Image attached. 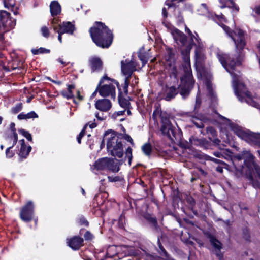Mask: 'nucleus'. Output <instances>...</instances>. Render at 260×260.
I'll use <instances>...</instances> for the list:
<instances>
[{"label": "nucleus", "mask_w": 260, "mask_h": 260, "mask_svg": "<svg viewBox=\"0 0 260 260\" xmlns=\"http://www.w3.org/2000/svg\"><path fill=\"white\" fill-rule=\"evenodd\" d=\"M50 10L52 16L59 15L61 12V6L57 1L51 2L50 5Z\"/></svg>", "instance_id": "nucleus-20"}, {"label": "nucleus", "mask_w": 260, "mask_h": 260, "mask_svg": "<svg viewBox=\"0 0 260 260\" xmlns=\"http://www.w3.org/2000/svg\"><path fill=\"white\" fill-rule=\"evenodd\" d=\"M125 112V110L119 111L116 112V114L117 116L122 115Z\"/></svg>", "instance_id": "nucleus-62"}, {"label": "nucleus", "mask_w": 260, "mask_h": 260, "mask_svg": "<svg viewBox=\"0 0 260 260\" xmlns=\"http://www.w3.org/2000/svg\"><path fill=\"white\" fill-rule=\"evenodd\" d=\"M213 143H214V144L216 146H219V149H221V145H220V140L217 138H216V139H214L213 140Z\"/></svg>", "instance_id": "nucleus-53"}, {"label": "nucleus", "mask_w": 260, "mask_h": 260, "mask_svg": "<svg viewBox=\"0 0 260 260\" xmlns=\"http://www.w3.org/2000/svg\"><path fill=\"white\" fill-rule=\"evenodd\" d=\"M254 11L257 14L260 15V6L255 7Z\"/></svg>", "instance_id": "nucleus-61"}, {"label": "nucleus", "mask_w": 260, "mask_h": 260, "mask_svg": "<svg viewBox=\"0 0 260 260\" xmlns=\"http://www.w3.org/2000/svg\"><path fill=\"white\" fill-rule=\"evenodd\" d=\"M89 64L92 72L99 71L102 68L101 60L96 57H93L89 59Z\"/></svg>", "instance_id": "nucleus-18"}, {"label": "nucleus", "mask_w": 260, "mask_h": 260, "mask_svg": "<svg viewBox=\"0 0 260 260\" xmlns=\"http://www.w3.org/2000/svg\"><path fill=\"white\" fill-rule=\"evenodd\" d=\"M110 134L109 131L106 132L104 138L107 139V148L113 156L121 158L123 155V144L122 139L112 133L110 137H107Z\"/></svg>", "instance_id": "nucleus-5"}, {"label": "nucleus", "mask_w": 260, "mask_h": 260, "mask_svg": "<svg viewBox=\"0 0 260 260\" xmlns=\"http://www.w3.org/2000/svg\"><path fill=\"white\" fill-rule=\"evenodd\" d=\"M184 74L181 78V84L176 87L175 86H167L163 93V99L167 101H170L174 99L178 94L179 92L183 98L188 96L190 93V91L193 88L194 84V80L193 79V76L192 75V82L191 86L190 87V83L188 81L183 85L182 79L185 75V72L183 70Z\"/></svg>", "instance_id": "nucleus-4"}, {"label": "nucleus", "mask_w": 260, "mask_h": 260, "mask_svg": "<svg viewBox=\"0 0 260 260\" xmlns=\"http://www.w3.org/2000/svg\"><path fill=\"white\" fill-rule=\"evenodd\" d=\"M158 245L159 246V249L158 250L159 253L162 256H164V258H166L167 256H168L169 255L168 254L167 251L164 248V247L162 246V245L160 243V240L159 238H158L157 240Z\"/></svg>", "instance_id": "nucleus-32"}, {"label": "nucleus", "mask_w": 260, "mask_h": 260, "mask_svg": "<svg viewBox=\"0 0 260 260\" xmlns=\"http://www.w3.org/2000/svg\"><path fill=\"white\" fill-rule=\"evenodd\" d=\"M188 117H190V121L194 124L197 128H203L204 126L202 121L198 117V115L195 112L194 114L187 113Z\"/></svg>", "instance_id": "nucleus-21"}, {"label": "nucleus", "mask_w": 260, "mask_h": 260, "mask_svg": "<svg viewBox=\"0 0 260 260\" xmlns=\"http://www.w3.org/2000/svg\"><path fill=\"white\" fill-rule=\"evenodd\" d=\"M108 180L110 182H116L119 181V177L117 176L112 177V176H108Z\"/></svg>", "instance_id": "nucleus-54"}, {"label": "nucleus", "mask_w": 260, "mask_h": 260, "mask_svg": "<svg viewBox=\"0 0 260 260\" xmlns=\"http://www.w3.org/2000/svg\"><path fill=\"white\" fill-rule=\"evenodd\" d=\"M95 108L102 112L108 111L112 107V103L110 100L107 99H100L95 103Z\"/></svg>", "instance_id": "nucleus-13"}, {"label": "nucleus", "mask_w": 260, "mask_h": 260, "mask_svg": "<svg viewBox=\"0 0 260 260\" xmlns=\"http://www.w3.org/2000/svg\"><path fill=\"white\" fill-rule=\"evenodd\" d=\"M77 95L78 101H81L83 100V96L80 94L79 90L77 91Z\"/></svg>", "instance_id": "nucleus-60"}, {"label": "nucleus", "mask_w": 260, "mask_h": 260, "mask_svg": "<svg viewBox=\"0 0 260 260\" xmlns=\"http://www.w3.org/2000/svg\"><path fill=\"white\" fill-rule=\"evenodd\" d=\"M232 129L239 138L250 144L260 143V133H256L249 131H245L237 125L232 126Z\"/></svg>", "instance_id": "nucleus-6"}, {"label": "nucleus", "mask_w": 260, "mask_h": 260, "mask_svg": "<svg viewBox=\"0 0 260 260\" xmlns=\"http://www.w3.org/2000/svg\"><path fill=\"white\" fill-rule=\"evenodd\" d=\"M160 130L162 134L169 138L172 139V136L174 137V127L171 123L162 124Z\"/></svg>", "instance_id": "nucleus-19"}, {"label": "nucleus", "mask_w": 260, "mask_h": 260, "mask_svg": "<svg viewBox=\"0 0 260 260\" xmlns=\"http://www.w3.org/2000/svg\"><path fill=\"white\" fill-rule=\"evenodd\" d=\"M12 146H10L7 148L6 150V155L8 158H11L14 155V152L11 150V149L13 148Z\"/></svg>", "instance_id": "nucleus-47"}, {"label": "nucleus", "mask_w": 260, "mask_h": 260, "mask_svg": "<svg viewBox=\"0 0 260 260\" xmlns=\"http://www.w3.org/2000/svg\"><path fill=\"white\" fill-rule=\"evenodd\" d=\"M75 88L74 85H69L68 86L67 91H62L61 92V95L67 99H70L74 98V94L72 92V90Z\"/></svg>", "instance_id": "nucleus-27"}, {"label": "nucleus", "mask_w": 260, "mask_h": 260, "mask_svg": "<svg viewBox=\"0 0 260 260\" xmlns=\"http://www.w3.org/2000/svg\"><path fill=\"white\" fill-rule=\"evenodd\" d=\"M19 143L21 145V147L19 150V156L21 158H26L31 150V147L30 146L27 147L24 139L20 140Z\"/></svg>", "instance_id": "nucleus-15"}, {"label": "nucleus", "mask_w": 260, "mask_h": 260, "mask_svg": "<svg viewBox=\"0 0 260 260\" xmlns=\"http://www.w3.org/2000/svg\"><path fill=\"white\" fill-rule=\"evenodd\" d=\"M213 19L215 21H218L220 22L226 21L225 18L222 14L219 15L215 14V16L213 17Z\"/></svg>", "instance_id": "nucleus-45"}, {"label": "nucleus", "mask_w": 260, "mask_h": 260, "mask_svg": "<svg viewBox=\"0 0 260 260\" xmlns=\"http://www.w3.org/2000/svg\"><path fill=\"white\" fill-rule=\"evenodd\" d=\"M120 249V246H110L107 248L106 255L108 257H112L119 253Z\"/></svg>", "instance_id": "nucleus-25"}, {"label": "nucleus", "mask_w": 260, "mask_h": 260, "mask_svg": "<svg viewBox=\"0 0 260 260\" xmlns=\"http://www.w3.org/2000/svg\"><path fill=\"white\" fill-rule=\"evenodd\" d=\"M83 239L79 236H75L70 239L68 242V245L73 250L79 249L83 245Z\"/></svg>", "instance_id": "nucleus-14"}, {"label": "nucleus", "mask_w": 260, "mask_h": 260, "mask_svg": "<svg viewBox=\"0 0 260 260\" xmlns=\"http://www.w3.org/2000/svg\"><path fill=\"white\" fill-rule=\"evenodd\" d=\"M108 161L107 165V169L113 172H117L119 170V165L116 162L114 159L108 158Z\"/></svg>", "instance_id": "nucleus-24"}, {"label": "nucleus", "mask_w": 260, "mask_h": 260, "mask_svg": "<svg viewBox=\"0 0 260 260\" xmlns=\"http://www.w3.org/2000/svg\"><path fill=\"white\" fill-rule=\"evenodd\" d=\"M108 160V158L105 157L102 158L101 159H99L96 161L94 165V167L95 169L98 170H102L107 168V161Z\"/></svg>", "instance_id": "nucleus-23"}, {"label": "nucleus", "mask_w": 260, "mask_h": 260, "mask_svg": "<svg viewBox=\"0 0 260 260\" xmlns=\"http://www.w3.org/2000/svg\"><path fill=\"white\" fill-rule=\"evenodd\" d=\"M31 52L34 54L37 55L42 53H50V50L41 47L37 49H33L31 50Z\"/></svg>", "instance_id": "nucleus-34"}, {"label": "nucleus", "mask_w": 260, "mask_h": 260, "mask_svg": "<svg viewBox=\"0 0 260 260\" xmlns=\"http://www.w3.org/2000/svg\"><path fill=\"white\" fill-rule=\"evenodd\" d=\"M185 31L189 36L191 43L197 46L196 50V57L199 61H201L204 58V54L203 52V44L201 42L197 34L195 33V35H193L190 30L187 27L185 28Z\"/></svg>", "instance_id": "nucleus-10"}, {"label": "nucleus", "mask_w": 260, "mask_h": 260, "mask_svg": "<svg viewBox=\"0 0 260 260\" xmlns=\"http://www.w3.org/2000/svg\"><path fill=\"white\" fill-rule=\"evenodd\" d=\"M217 23L231 38L235 44V52L234 54L231 55L226 54L218 53L217 54V57L223 67L228 72L231 73L230 70H234L237 65L241 63L243 59V50L246 45L245 32L240 29H235L232 31L228 26Z\"/></svg>", "instance_id": "nucleus-1"}, {"label": "nucleus", "mask_w": 260, "mask_h": 260, "mask_svg": "<svg viewBox=\"0 0 260 260\" xmlns=\"http://www.w3.org/2000/svg\"><path fill=\"white\" fill-rule=\"evenodd\" d=\"M160 117L161 120L162 124H167L171 123L168 115L165 113H161Z\"/></svg>", "instance_id": "nucleus-35"}, {"label": "nucleus", "mask_w": 260, "mask_h": 260, "mask_svg": "<svg viewBox=\"0 0 260 260\" xmlns=\"http://www.w3.org/2000/svg\"><path fill=\"white\" fill-rule=\"evenodd\" d=\"M99 92L100 95L103 97L110 96L113 100H115L116 97L115 87L112 84L101 85L99 87Z\"/></svg>", "instance_id": "nucleus-12"}, {"label": "nucleus", "mask_w": 260, "mask_h": 260, "mask_svg": "<svg viewBox=\"0 0 260 260\" xmlns=\"http://www.w3.org/2000/svg\"><path fill=\"white\" fill-rule=\"evenodd\" d=\"M199 144L205 149H208L209 145L207 141L204 139L197 140Z\"/></svg>", "instance_id": "nucleus-42"}, {"label": "nucleus", "mask_w": 260, "mask_h": 260, "mask_svg": "<svg viewBox=\"0 0 260 260\" xmlns=\"http://www.w3.org/2000/svg\"><path fill=\"white\" fill-rule=\"evenodd\" d=\"M125 158H128V164L129 166H131L133 156H132V149L130 147H128L126 149V151L125 152Z\"/></svg>", "instance_id": "nucleus-37"}, {"label": "nucleus", "mask_w": 260, "mask_h": 260, "mask_svg": "<svg viewBox=\"0 0 260 260\" xmlns=\"http://www.w3.org/2000/svg\"><path fill=\"white\" fill-rule=\"evenodd\" d=\"M206 85L209 94L211 96L214 97V93L212 88L211 84L209 82H207Z\"/></svg>", "instance_id": "nucleus-44"}, {"label": "nucleus", "mask_w": 260, "mask_h": 260, "mask_svg": "<svg viewBox=\"0 0 260 260\" xmlns=\"http://www.w3.org/2000/svg\"><path fill=\"white\" fill-rule=\"evenodd\" d=\"M95 120L94 119L93 122H92L91 123L88 122L87 124H86V126H87V125H89L90 128H95L97 126V124L95 123Z\"/></svg>", "instance_id": "nucleus-57"}, {"label": "nucleus", "mask_w": 260, "mask_h": 260, "mask_svg": "<svg viewBox=\"0 0 260 260\" xmlns=\"http://www.w3.org/2000/svg\"><path fill=\"white\" fill-rule=\"evenodd\" d=\"M22 64H23V62L21 61H20L19 62V64L18 65H17V66H15L14 63H13V65L11 67V68L12 70H15V69H18L19 68H21L22 66Z\"/></svg>", "instance_id": "nucleus-56"}, {"label": "nucleus", "mask_w": 260, "mask_h": 260, "mask_svg": "<svg viewBox=\"0 0 260 260\" xmlns=\"http://www.w3.org/2000/svg\"><path fill=\"white\" fill-rule=\"evenodd\" d=\"M56 25L58 26V29H60L63 34L68 33L73 34L75 30V26L70 22H63L62 24Z\"/></svg>", "instance_id": "nucleus-16"}, {"label": "nucleus", "mask_w": 260, "mask_h": 260, "mask_svg": "<svg viewBox=\"0 0 260 260\" xmlns=\"http://www.w3.org/2000/svg\"><path fill=\"white\" fill-rule=\"evenodd\" d=\"M138 57L142 62L143 66H144L148 61V58L147 55L144 53L139 52L138 54Z\"/></svg>", "instance_id": "nucleus-39"}, {"label": "nucleus", "mask_w": 260, "mask_h": 260, "mask_svg": "<svg viewBox=\"0 0 260 260\" xmlns=\"http://www.w3.org/2000/svg\"><path fill=\"white\" fill-rule=\"evenodd\" d=\"M34 205L31 201H28L22 208L20 217L23 221L28 222L32 220L34 215Z\"/></svg>", "instance_id": "nucleus-11"}, {"label": "nucleus", "mask_w": 260, "mask_h": 260, "mask_svg": "<svg viewBox=\"0 0 260 260\" xmlns=\"http://www.w3.org/2000/svg\"><path fill=\"white\" fill-rule=\"evenodd\" d=\"M249 179L251 183L252 184V185L255 188H257L260 187V184H259V182L258 181L254 179V178H253V177L252 176L250 175L249 176Z\"/></svg>", "instance_id": "nucleus-43"}, {"label": "nucleus", "mask_w": 260, "mask_h": 260, "mask_svg": "<svg viewBox=\"0 0 260 260\" xmlns=\"http://www.w3.org/2000/svg\"><path fill=\"white\" fill-rule=\"evenodd\" d=\"M16 21L10 17V14L5 10L0 11V29L3 31H8L13 28Z\"/></svg>", "instance_id": "nucleus-9"}, {"label": "nucleus", "mask_w": 260, "mask_h": 260, "mask_svg": "<svg viewBox=\"0 0 260 260\" xmlns=\"http://www.w3.org/2000/svg\"><path fill=\"white\" fill-rule=\"evenodd\" d=\"M121 71L122 73L127 76L124 80V83L123 86V90L125 94H127L128 87L130 83V78L133 73L137 70V63L133 60L121 61Z\"/></svg>", "instance_id": "nucleus-7"}, {"label": "nucleus", "mask_w": 260, "mask_h": 260, "mask_svg": "<svg viewBox=\"0 0 260 260\" xmlns=\"http://www.w3.org/2000/svg\"><path fill=\"white\" fill-rule=\"evenodd\" d=\"M221 249H215V250L214 251V253L215 254H216V256L220 259H222L223 258V254L221 253L220 251Z\"/></svg>", "instance_id": "nucleus-49"}, {"label": "nucleus", "mask_w": 260, "mask_h": 260, "mask_svg": "<svg viewBox=\"0 0 260 260\" xmlns=\"http://www.w3.org/2000/svg\"><path fill=\"white\" fill-rule=\"evenodd\" d=\"M19 133L25 137L28 141L31 142L32 140L31 134L24 129H20L19 130Z\"/></svg>", "instance_id": "nucleus-38"}, {"label": "nucleus", "mask_w": 260, "mask_h": 260, "mask_svg": "<svg viewBox=\"0 0 260 260\" xmlns=\"http://www.w3.org/2000/svg\"><path fill=\"white\" fill-rule=\"evenodd\" d=\"M41 32L42 35L45 38H48L49 36V31L48 28L44 26L41 28Z\"/></svg>", "instance_id": "nucleus-46"}, {"label": "nucleus", "mask_w": 260, "mask_h": 260, "mask_svg": "<svg viewBox=\"0 0 260 260\" xmlns=\"http://www.w3.org/2000/svg\"><path fill=\"white\" fill-rule=\"evenodd\" d=\"M243 156L244 162L253 164L254 162V156L251 154V153L248 150H243Z\"/></svg>", "instance_id": "nucleus-28"}, {"label": "nucleus", "mask_w": 260, "mask_h": 260, "mask_svg": "<svg viewBox=\"0 0 260 260\" xmlns=\"http://www.w3.org/2000/svg\"><path fill=\"white\" fill-rule=\"evenodd\" d=\"M110 80V78L107 77L106 75L103 76L101 79V80H100V82L99 83V84L95 89V90L94 91V92L91 95V98H93L94 97L96 94V92L98 91H99V87L101 85H102V84L104 82V80Z\"/></svg>", "instance_id": "nucleus-36"}, {"label": "nucleus", "mask_w": 260, "mask_h": 260, "mask_svg": "<svg viewBox=\"0 0 260 260\" xmlns=\"http://www.w3.org/2000/svg\"><path fill=\"white\" fill-rule=\"evenodd\" d=\"M233 87L236 95L241 102L245 101L249 105V103L247 101L248 98L255 100L257 99L256 97L252 96L250 92L246 90L245 86L243 83L234 80L233 82Z\"/></svg>", "instance_id": "nucleus-8"}, {"label": "nucleus", "mask_w": 260, "mask_h": 260, "mask_svg": "<svg viewBox=\"0 0 260 260\" xmlns=\"http://www.w3.org/2000/svg\"><path fill=\"white\" fill-rule=\"evenodd\" d=\"M243 159V153L242 151L241 153H239L236 155L233 160V164L234 167L236 170H237L239 172H241L242 171V169L243 168V164L239 165L238 162L240 161H241L242 159Z\"/></svg>", "instance_id": "nucleus-22"}, {"label": "nucleus", "mask_w": 260, "mask_h": 260, "mask_svg": "<svg viewBox=\"0 0 260 260\" xmlns=\"http://www.w3.org/2000/svg\"><path fill=\"white\" fill-rule=\"evenodd\" d=\"M216 170L217 172H218L219 173H222V172H223V168L221 167H219V166L217 167L216 168Z\"/></svg>", "instance_id": "nucleus-63"}, {"label": "nucleus", "mask_w": 260, "mask_h": 260, "mask_svg": "<svg viewBox=\"0 0 260 260\" xmlns=\"http://www.w3.org/2000/svg\"><path fill=\"white\" fill-rule=\"evenodd\" d=\"M38 117V115L34 112L31 111L27 114L23 112L19 114L17 116V118L19 120L28 119L30 118H35Z\"/></svg>", "instance_id": "nucleus-26"}, {"label": "nucleus", "mask_w": 260, "mask_h": 260, "mask_svg": "<svg viewBox=\"0 0 260 260\" xmlns=\"http://www.w3.org/2000/svg\"><path fill=\"white\" fill-rule=\"evenodd\" d=\"M254 168L258 177L260 179V167L257 165H254Z\"/></svg>", "instance_id": "nucleus-51"}, {"label": "nucleus", "mask_w": 260, "mask_h": 260, "mask_svg": "<svg viewBox=\"0 0 260 260\" xmlns=\"http://www.w3.org/2000/svg\"><path fill=\"white\" fill-rule=\"evenodd\" d=\"M86 128V125H85L84 126V127H83V129L81 131V132L80 133V134H79V135L78 136V137L82 139V138L83 137V136L85 134V129Z\"/></svg>", "instance_id": "nucleus-58"}, {"label": "nucleus", "mask_w": 260, "mask_h": 260, "mask_svg": "<svg viewBox=\"0 0 260 260\" xmlns=\"http://www.w3.org/2000/svg\"><path fill=\"white\" fill-rule=\"evenodd\" d=\"M13 137H14L13 142L12 145L11 146L12 147H14L16 144L17 141H18V136H17V133L15 132H14L13 133Z\"/></svg>", "instance_id": "nucleus-50"}, {"label": "nucleus", "mask_w": 260, "mask_h": 260, "mask_svg": "<svg viewBox=\"0 0 260 260\" xmlns=\"http://www.w3.org/2000/svg\"><path fill=\"white\" fill-rule=\"evenodd\" d=\"M114 83L117 86L118 90H119V94L118 96V100L119 103V105L120 106L124 109H127L129 107L130 103L126 99L124 98L122 96V91H121V89L120 88L119 83L113 80Z\"/></svg>", "instance_id": "nucleus-17"}, {"label": "nucleus", "mask_w": 260, "mask_h": 260, "mask_svg": "<svg viewBox=\"0 0 260 260\" xmlns=\"http://www.w3.org/2000/svg\"><path fill=\"white\" fill-rule=\"evenodd\" d=\"M162 260H175L172 257H170L169 256H167L166 258H162Z\"/></svg>", "instance_id": "nucleus-64"}, {"label": "nucleus", "mask_w": 260, "mask_h": 260, "mask_svg": "<svg viewBox=\"0 0 260 260\" xmlns=\"http://www.w3.org/2000/svg\"><path fill=\"white\" fill-rule=\"evenodd\" d=\"M6 31H2V29H0V43H2L4 41V33Z\"/></svg>", "instance_id": "nucleus-59"}, {"label": "nucleus", "mask_w": 260, "mask_h": 260, "mask_svg": "<svg viewBox=\"0 0 260 260\" xmlns=\"http://www.w3.org/2000/svg\"><path fill=\"white\" fill-rule=\"evenodd\" d=\"M96 26L91 27L89 30L92 40L99 47H109L113 40L112 32L104 23L96 22Z\"/></svg>", "instance_id": "nucleus-3"}, {"label": "nucleus", "mask_w": 260, "mask_h": 260, "mask_svg": "<svg viewBox=\"0 0 260 260\" xmlns=\"http://www.w3.org/2000/svg\"><path fill=\"white\" fill-rule=\"evenodd\" d=\"M123 137L125 140L130 142L132 145H134L133 140L129 135H125Z\"/></svg>", "instance_id": "nucleus-52"}, {"label": "nucleus", "mask_w": 260, "mask_h": 260, "mask_svg": "<svg viewBox=\"0 0 260 260\" xmlns=\"http://www.w3.org/2000/svg\"><path fill=\"white\" fill-rule=\"evenodd\" d=\"M142 150L146 155L149 156L152 152V146L149 143L144 144L142 147Z\"/></svg>", "instance_id": "nucleus-29"}, {"label": "nucleus", "mask_w": 260, "mask_h": 260, "mask_svg": "<svg viewBox=\"0 0 260 260\" xmlns=\"http://www.w3.org/2000/svg\"><path fill=\"white\" fill-rule=\"evenodd\" d=\"M22 107L23 104L21 103H18L11 109V112L13 114H17L22 110Z\"/></svg>", "instance_id": "nucleus-40"}, {"label": "nucleus", "mask_w": 260, "mask_h": 260, "mask_svg": "<svg viewBox=\"0 0 260 260\" xmlns=\"http://www.w3.org/2000/svg\"><path fill=\"white\" fill-rule=\"evenodd\" d=\"M220 149V151H216L214 152V155L218 157H224V154L225 153V151H227L228 153H231V151L228 150H224L221 148Z\"/></svg>", "instance_id": "nucleus-41"}, {"label": "nucleus", "mask_w": 260, "mask_h": 260, "mask_svg": "<svg viewBox=\"0 0 260 260\" xmlns=\"http://www.w3.org/2000/svg\"><path fill=\"white\" fill-rule=\"evenodd\" d=\"M145 218L151 223L155 228L157 226V221L155 217H153L150 214H146L144 216Z\"/></svg>", "instance_id": "nucleus-33"}, {"label": "nucleus", "mask_w": 260, "mask_h": 260, "mask_svg": "<svg viewBox=\"0 0 260 260\" xmlns=\"http://www.w3.org/2000/svg\"><path fill=\"white\" fill-rule=\"evenodd\" d=\"M84 237L86 240H90L93 238V236L89 231H87L85 233Z\"/></svg>", "instance_id": "nucleus-48"}, {"label": "nucleus", "mask_w": 260, "mask_h": 260, "mask_svg": "<svg viewBox=\"0 0 260 260\" xmlns=\"http://www.w3.org/2000/svg\"><path fill=\"white\" fill-rule=\"evenodd\" d=\"M56 20H55V19H54L53 20V21L52 22V28L55 32H56L58 34V39L60 43H62L61 36L62 34H63V33L61 32V31L60 30V29H58V26L56 25Z\"/></svg>", "instance_id": "nucleus-31"}, {"label": "nucleus", "mask_w": 260, "mask_h": 260, "mask_svg": "<svg viewBox=\"0 0 260 260\" xmlns=\"http://www.w3.org/2000/svg\"><path fill=\"white\" fill-rule=\"evenodd\" d=\"M174 38L177 44L184 47L181 49V54L183 56L184 62L182 65L183 70L185 72V75L182 79V82L184 85L188 81L190 87L192 82V70L190 66L189 54L193 44L191 43H188L186 35L179 30L176 31Z\"/></svg>", "instance_id": "nucleus-2"}, {"label": "nucleus", "mask_w": 260, "mask_h": 260, "mask_svg": "<svg viewBox=\"0 0 260 260\" xmlns=\"http://www.w3.org/2000/svg\"><path fill=\"white\" fill-rule=\"evenodd\" d=\"M80 222L81 224L84 225L85 226H88V222L84 218L80 219Z\"/></svg>", "instance_id": "nucleus-55"}, {"label": "nucleus", "mask_w": 260, "mask_h": 260, "mask_svg": "<svg viewBox=\"0 0 260 260\" xmlns=\"http://www.w3.org/2000/svg\"><path fill=\"white\" fill-rule=\"evenodd\" d=\"M210 241L215 249L218 250L221 249V243L214 237L212 236L210 238Z\"/></svg>", "instance_id": "nucleus-30"}]
</instances>
